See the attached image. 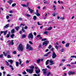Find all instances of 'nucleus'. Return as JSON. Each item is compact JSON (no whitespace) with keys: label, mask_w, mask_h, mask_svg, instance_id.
<instances>
[{"label":"nucleus","mask_w":76,"mask_h":76,"mask_svg":"<svg viewBox=\"0 0 76 76\" xmlns=\"http://www.w3.org/2000/svg\"><path fill=\"white\" fill-rule=\"evenodd\" d=\"M9 24H8L5 25V26H4V28H7L9 27Z\"/></svg>","instance_id":"16"},{"label":"nucleus","mask_w":76,"mask_h":76,"mask_svg":"<svg viewBox=\"0 0 76 76\" xmlns=\"http://www.w3.org/2000/svg\"><path fill=\"white\" fill-rule=\"evenodd\" d=\"M64 49H63V48H62L61 50V52H63V51H64Z\"/></svg>","instance_id":"48"},{"label":"nucleus","mask_w":76,"mask_h":76,"mask_svg":"<svg viewBox=\"0 0 76 76\" xmlns=\"http://www.w3.org/2000/svg\"><path fill=\"white\" fill-rule=\"evenodd\" d=\"M35 71L36 72V73L38 74V73H39V72H40V69H39L38 68V70H35Z\"/></svg>","instance_id":"14"},{"label":"nucleus","mask_w":76,"mask_h":76,"mask_svg":"<svg viewBox=\"0 0 76 76\" xmlns=\"http://www.w3.org/2000/svg\"><path fill=\"white\" fill-rule=\"evenodd\" d=\"M56 57H57V56L56 55V54L54 52V51H53V53H52V58L53 59L56 58Z\"/></svg>","instance_id":"4"},{"label":"nucleus","mask_w":76,"mask_h":76,"mask_svg":"<svg viewBox=\"0 0 76 76\" xmlns=\"http://www.w3.org/2000/svg\"><path fill=\"white\" fill-rule=\"evenodd\" d=\"M44 34H45V35H47L48 34V32L47 31H45L44 32Z\"/></svg>","instance_id":"37"},{"label":"nucleus","mask_w":76,"mask_h":76,"mask_svg":"<svg viewBox=\"0 0 76 76\" xmlns=\"http://www.w3.org/2000/svg\"><path fill=\"white\" fill-rule=\"evenodd\" d=\"M47 67H48V69H51V67H50V66H47Z\"/></svg>","instance_id":"53"},{"label":"nucleus","mask_w":76,"mask_h":76,"mask_svg":"<svg viewBox=\"0 0 76 76\" xmlns=\"http://www.w3.org/2000/svg\"><path fill=\"white\" fill-rule=\"evenodd\" d=\"M18 51H23V50L25 49V48L23 47V45L21 44H20L17 48Z\"/></svg>","instance_id":"1"},{"label":"nucleus","mask_w":76,"mask_h":76,"mask_svg":"<svg viewBox=\"0 0 76 76\" xmlns=\"http://www.w3.org/2000/svg\"><path fill=\"white\" fill-rule=\"evenodd\" d=\"M15 37V34H11V35L10 36L11 38H13V37Z\"/></svg>","instance_id":"28"},{"label":"nucleus","mask_w":76,"mask_h":76,"mask_svg":"<svg viewBox=\"0 0 76 76\" xmlns=\"http://www.w3.org/2000/svg\"><path fill=\"white\" fill-rule=\"evenodd\" d=\"M7 30H6L4 31V35H6L7 34Z\"/></svg>","instance_id":"20"},{"label":"nucleus","mask_w":76,"mask_h":76,"mask_svg":"<svg viewBox=\"0 0 76 76\" xmlns=\"http://www.w3.org/2000/svg\"><path fill=\"white\" fill-rule=\"evenodd\" d=\"M9 18V15H7L6 16V18L7 19V20L8 19V18Z\"/></svg>","instance_id":"61"},{"label":"nucleus","mask_w":76,"mask_h":76,"mask_svg":"<svg viewBox=\"0 0 76 76\" xmlns=\"http://www.w3.org/2000/svg\"><path fill=\"white\" fill-rule=\"evenodd\" d=\"M22 31H23V32H25V30L24 29V28L23 27L22 28Z\"/></svg>","instance_id":"32"},{"label":"nucleus","mask_w":76,"mask_h":76,"mask_svg":"<svg viewBox=\"0 0 76 76\" xmlns=\"http://www.w3.org/2000/svg\"><path fill=\"white\" fill-rule=\"evenodd\" d=\"M51 75V72H49L48 73V74L47 75V76H49V75Z\"/></svg>","instance_id":"49"},{"label":"nucleus","mask_w":76,"mask_h":76,"mask_svg":"<svg viewBox=\"0 0 76 76\" xmlns=\"http://www.w3.org/2000/svg\"><path fill=\"white\" fill-rule=\"evenodd\" d=\"M41 60V59H39L38 60H37V63H38V64H39V63H40V61Z\"/></svg>","instance_id":"23"},{"label":"nucleus","mask_w":76,"mask_h":76,"mask_svg":"<svg viewBox=\"0 0 76 76\" xmlns=\"http://www.w3.org/2000/svg\"><path fill=\"white\" fill-rule=\"evenodd\" d=\"M48 61H49V60H48L46 62V64L48 65Z\"/></svg>","instance_id":"33"},{"label":"nucleus","mask_w":76,"mask_h":76,"mask_svg":"<svg viewBox=\"0 0 76 76\" xmlns=\"http://www.w3.org/2000/svg\"><path fill=\"white\" fill-rule=\"evenodd\" d=\"M9 37H10L9 34H7V36H6L7 38H9Z\"/></svg>","instance_id":"45"},{"label":"nucleus","mask_w":76,"mask_h":76,"mask_svg":"<svg viewBox=\"0 0 76 76\" xmlns=\"http://www.w3.org/2000/svg\"><path fill=\"white\" fill-rule=\"evenodd\" d=\"M15 29L16 31H18L19 29V26H17L15 27Z\"/></svg>","instance_id":"21"},{"label":"nucleus","mask_w":76,"mask_h":76,"mask_svg":"<svg viewBox=\"0 0 76 76\" xmlns=\"http://www.w3.org/2000/svg\"><path fill=\"white\" fill-rule=\"evenodd\" d=\"M65 46L66 47H69V43H66L65 45Z\"/></svg>","instance_id":"34"},{"label":"nucleus","mask_w":76,"mask_h":76,"mask_svg":"<svg viewBox=\"0 0 76 76\" xmlns=\"http://www.w3.org/2000/svg\"><path fill=\"white\" fill-rule=\"evenodd\" d=\"M42 71L43 72V74L44 75H46L47 74V69H42Z\"/></svg>","instance_id":"7"},{"label":"nucleus","mask_w":76,"mask_h":76,"mask_svg":"<svg viewBox=\"0 0 76 76\" xmlns=\"http://www.w3.org/2000/svg\"><path fill=\"white\" fill-rule=\"evenodd\" d=\"M37 25H42V24H39V23L38 22H37Z\"/></svg>","instance_id":"57"},{"label":"nucleus","mask_w":76,"mask_h":76,"mask_svg":"<svg viewBox=\"0 0 76 76\" xmlns=\"http://www.w3.org/2000/svg\"><path fill=\"white\" fill-rule=\"evenodd\" d=\"M50 65H52L53 64H54V63L53 62V61L52 60V59H50L49 61Z\"/></svg>","instance_id":"9"},{"label":"nucleus","mask_w":76,"mask_h":76,"mask_svg":"<svg viewBox=\"0 0 76 76\" xmlns=\"http://www.w3.org/2000/svg\"><path fill=\"white\" fill-rule=\"evenodd\" d=\"M22 25H23V26H25V25L24 24H22L21 23L20 25V27H21V26H22Z\"/></svg>","instance_id":"43"},{"label":"nucleus","mask_w":76,"mask_h":76,"mask_svg":"<svg viewBox=\"0 0 76 76\" xmlns=\"http://www.w3.org/2000/svg\"><path fill=\"white\" fill-rule=\"evenodd\" d=\"M13 43V40H11V41H10V42L9 43V44L10 45H13L14 44Z\"/></svg>","instance_id":"10"},{"label":"nucleus","mask_w":76,"mask_h":76,"mask_svg":"<svg viewBox=\"0 0 76 76\" xmlns=\"http://www.w3.org/2000/svg\"><path fill=\"white\" fill-rule=\"evenodd\" d=\"M7 54H10V53L9 52V51H8L7 52Z\"/></svg>","instance_id":"63"},{"label":"nucleus","mask_w":76,"mask_h":76,"mask_svg":"<svg viewBox=\"0 0 76 76\" xmlns=\"http://www.w3.org/2000/svg\"><path fill=\"white\" fill-rule=\"evenodd\" d=\"M26 49L27 50H28L29 51H32L33 50V48L31 47V45H29V44H27L26 46Z\"/></svg>","instance_id":"2"},{"label":"nucleus","mask_w":76,"mask_h":76,"mask_svg":"<svg viewBox=\"0 0 76 76\" xmlns=\"http://www.w3.org/2000/svg\"><path fill=\"white\" fill-rule=\"evenodd\" d=\"M28 6H29V3H27L26 5V7H28Z\"/></svg>","instance_id":"47"},{"label":"nucleus","mask_w":76,"mask_h":76,"mask_svg":"<svg viewBox=\"0 0 76 76\" xmlns=\"http://www.w3.org/2000/svg\"><path fill=\"white\" fill-rule=\"evenodd\" d=\"M8 62H10L11 64H12L13 63V60H10V61H8Z\"/></svg>","instance_id":"30"},{"label":"nucleus","mask_w":76,"mask_h":76,"mask_svg":"<svg viewBox=\"0 0 76 76\" xmlns=\"http://www.w3.org/2000/svg\"><path fill=\"white\" fill-rule=\"evenodd\" d=\"M50 53H51V52H49L47 54H46L45 55H44V57H47L48 56V55Z\"/></svg>","instance_id":"18"},{"label":"nucleus","mask_w":76,"mask_h":76,"mask_svg":"<svg viewBox=\"0 0 76 76\" xmlns=\"http://www.w3.org/2000/svg\"><path fill=\"white\" fill-rule=\"evenodd\" d=\"M3 54L0 55V58H3Z\"/></svg>","instance_id":"42"},{"label":"nucleus","mask_w":76,"mask_h":76,"mask_svg":"<svg viewBox=\"0 0 76 76\" xmlns=\"http://www.w3.org/2000/svg\"><path fill=\"white\" fill-rule=\"evenodd\" d=\"M0 39L1 41H3V37H1L0 38Z\"/></svg>","instance_id":"50"},{"label":"nucleus","mask_w":76,"mask_h":76,"mask_svg":"<svg viewBox=\"0 0 76 76\" xmlns=\"http://www.w3.org/2000/svg\"><path fill=\"white\" fill-rule=\"evenodd\" d=\"M18 19L19 20H22V19L21 18H19Z\"/></svg>","instance_id":"60"},{"label":"nucleus","mask_w":76,"mask_h":76,"mask_svg":"<svg viewBox=\"0 0 76 76\" xmlns=\"http://www.w3.org/2000/svg\"><path fill=\"white\" fill-rule=\"evenodd\" d=\"M28 38H31L32 39H33L34 37H33V34L32 33H30L29 34L28 36Z\"/></svg>","instance_id":"6"},{"label":"nucleus","mask_w":76,"mask_h":76,"mask_svg":"<svg viewBox=\"0 0 76 76\" xmlns=\"http://www.w3.org/2000/svg\"><path fill=\"white\" fill-rule=\"evenodd\" d=\"M26 63H27V64H28V63H29V61L27 60L26 61Z\"/></svg>","instance_id":"51"},{"label":"nucleus","mask_w":76,"mask_h":76,"mask_svg":"<svg viewBox=\"0 0 76 76\" xmlns=\"http://www.w3.org/2000/svg\"><path fill=\"white\" fill-rule=\"evenodd\" d=\"M33 19L35 20L37 19V16H34L33 17Z\"/></svg>","instance_id":"27"},{"label":"nucleus","mask_w":76,"mask_h":76,"mask_svg":"<svg viewBox=\"0 0 76 76\" xmlns=\"http://www.w3.org/2000/svg\"><path fill=\"white\" fill-rule=\"evenodd\" d=\"M68 73L69 75H75V72H73L72 71L69 72H68Z\"/></svg>","instance_id":"8"},{"label":"nucleus","mask_w":76,"mask_h":76,"mask_svg":"<svg viewBox=\"0 0 76 76\" xmlns=\"http://www.w3.org/2000/svg\"><path fill=\"white\" fill-rule=\"evenodd\" d=\"M53 29V28L52 27H50L48 29H47L48 31H51Z\"/></svg>","instance_id":"24"},{"label":"nucleus","mask_w":76,"mask_h":76,"mask_svg":"<svg viewBox=\"0 0 76 76\" xmlns=\"http://www.w3.org/2000/svg\"><path fill=\"white\" fill-rule=\"evenodd\" d=\"M15 63H16L15 64L16 65V66H17V67H18V66H19V63L18 62H16Z\"/></svg>","instance_id":"29"},{"label":"nucleus","mask_w":76,"mask_h":76,"mask_svg":"<svg viewBox=\"0 0 76 76\" xmlns=\"http://www.w3.org/2000/svg\"><path fill=\"white\" fill-rule=\"evenodd\" d=\"M5 62H6V63H7V66H9V64H9V62H7V61H5Z\"/></svg>","instance_id":"38"},{"label":"nucleus","mask_w":76,"mask_h":76,"mask_svg":"<svg viewBox=\"0 0 76 76\" xmlns=\"http://www.w3.org/2000/svg\"><path fill=\"white\" fill-rule=\"evenodd\" d=\"M23 75H26L27 74V73H26V72L24 71L22 73Z\"/></svg>","instance_id":"26"},{"label":"nucleus","mask_w":76,"mask_h":76,"mask_svg":"<svg viewBox=\"0 0 76 76\" xmlns=\"http://www.w3.org/2000/svg\"><path fill=\"white\" fill-rule=\"evenodd\" d=\"M25 15L26 16H27L28 18H29V17H31V15H30L29 14H28L27 13H25Z\"/></svg>","instance_id":"13"},{"label":"nucleus","mask_w":76,"mask_h":76,"mask_svg":"<svg viewBox=\"0 0 76 76\" xmlns=\"http://www.w3.org/2000/svg\"><path fill=\"white\" fill-rule=\"evenodd\" d=\"M46 40H47V39L46 38L42 39V41H46Z\"/></svg>","instance_id":"39"},{"label":"nucleus","mask_w":76,"mask_h":76,"mask_svg":"<svg viewBox=\"0 0 76 76\" xmlns=\"http://www.w3.org/2000/svg\"><path fill=\"white\" fill-rule=\"evenodd\" d=\"M35 14L37 16H40V14H39V13H35Z\"/></svg>","instance_id":"36"},{"label":"nucleus","mask_w":76,"mask_h":76,"mask_svg":"<svg viewBox=\"0 0 76 76\" xmlns=\"http://www.w3.org/2000/svg\"><path fill=\"white\" fill-rule=\"evenodd\" d=\"M11 69H12V70L13 71L14 69H13V66L12 65H9Z\"/></svg>","instance_id":"19"},{"label":"nucleus","mask_w":76,"mask_h":76,"mask_svg":"<svg viewBox=\"0 0 76 76\" xmlns=\"http://www.w3.org/2000/svg\"><path fill=\"white\" fill-rule=\"evenodd\" d=\"M22 38H24L26 37V35L25 34H23L22 36Z\"/></svg>","instance_id":"40"},{"label":"nucleus","mask_w":76,"mask_h":76,"mask_svg":"<svg viewBox=\"0 0 76 76\" xmlns=\"http://www.w3.org/2000/svg\"><path fill=\"white\" fill-rule=\"evenodd\" d=\"M13 53L14 54H16V51H14L13 52Z\"/></svg>","instance_id":"58"},{"label":"nucleus","mask_w":76,"mask_h":76,"mask_svg":"<svg viewBox=\"0 0 76 76\" xmlns=\"http://www.w3.org/2000/svg\"><path fill=\"white\" fill-rule=\"evenodd\" d=\"M28 10L30 11V13H32L33 12V10L32 9H30V8L29 7H28Z\"/></svg>","instance_id":"11"},{"label":"nucleus","mask_w":76,"mask_h":76,"mask_svg":"<svg viewBox=\"0 0 76 76\" xmlns=\"http://www.w3.org/2000/svg\"><path fill=\"white\" fill-rule=\"evenodd\" d=\"M49 44V41L46 40L43 43V46L46 47Z\"/></svg>","instance_id":"3"},{"label":"nucleus","mask_w":76,"mask_h":76,"mask_svg":"<svg viewBox=\"0 0 76 76\" xmlns=\"http://www.w3.org/2000/svg\"><path fill=\"white\" fill-rule=\"evenodd\" d=\"M61 48V46L59 45L58 46H57V48Z\"/></svg>","instance_id":"64"},{"label":"nucleus","mask_w":76,"mask_h":76,"mask_svg":"<svg viewBox=\"0 0 76 76\" xmlns=\"http://www.w3.org/2000/svg\"><path fill=\"white\" fill-rule=\"evenodd\" d=\"M15 32V30L14 29H12V30L11 31V32L12 34H14Z\"/></svg>","instance_id":"17"},{"label":"nucleus","mask_w":76,"mask_h":76,"mask_svg":"<svg viewBox=\"0 0 76 76\" xmlns=\"http://www.w3.org/2000/svg\"><path fill=\"white\" fill-rule=\"evenodd\" d=\"M27 72H29L30 74H32L33 73V71H34L33 69H27Z\"/></svg>","instance_id":"5"},{"label":"nucleus","mask_w":76,"mask_h":76,"mask_svg":"<svg viewBox=\"0 0 76 76\" xmlns=\"http://www.w3.org/2000/svg\"><path fill=\"white\" fill-rule=\"evenodd\" d=\"M7 58H11V56H10V55H7Z\"/></svg>","instance_id":"44"},{"label":"nucleus","mask_w":76,"mask_h":76,"mask_svg":"<svg viewBox=\"0 0 76 76\" xmlns=\"http://www.w3.org/2000/svg\"><path fill=\"white\" fill-rule=\"evenodd\" d=\"M63 64V63H61V64H59V66H62Z\"/></svg>","instance_id":"54"},{"label":"nucleus","mask_w":76,"mask_h":76,"mask_svg":"<svg viewBox=\"0 0 76 76\" xmlns=\"http://www.w3.org/2000/svg\"><path fill=\"white\" fill-rule=\"evenodd\" d=\"M60 17H59V16H57V19H60ZM60 19H61V20H64V17H61L60 18Z\"/></svg>","instance_id":"12"},{"label":"nucleus","mask_w":76,"mask_h":76,"mask_svg":"<svg viewBox=\"0 0 76 76\" xmlns=\"http://www.w3.org/2000/svg\"><path fill=\"white\" fill-rule=\"evenodd\" d=\"M21 5L22 6H23V7H26V5H25V4H22Z\"/></svg>","instance_id":"46"},{"label":"nucleus","mask_w":76,"mask_h":76,"mask_svg":"<svg viewBox=\"0 0 76 76\" xmlns=\"http://www.w3.org/2000/svg\"><path fill=\"white\" fill-rule=\"evenodd\" d=\"M25 29H28V27L27 26H26L24 27Z\"/></svg>","instance_id":"59"},{"label":"nucleus","mask_w":76,"mask_h":76,"mask_svg":"<svg viewBox=\"0 0 76 76\" xmlns=\"http://www.w3.org/2000/svg\"><path fill=\"white\" fill-rule=\"evenodd\" d=\"M71 58H76V56L75 55L71 56Z\"/></svg>","instance_id":"35"},{"label":"nucleus","mask_w":76,"mask_h":76,"mask_svg":"<svg viewBox=\"0 0 76 76\" xmlns=\"http://www.w3.org/2000/svg\"><path fill=\"white\" fill-rule=\"evenodd\" d=\"M8 3L10 4H11L12 3H13V0H10L9 1H8Z\"/></svg>","instance_id":"15"},{"label":"nucleus","mask_w":76,"mask_h":76,"mask_svg":"<svg viewBox=\"0 0 76 76\" xmlns=\"http://www.w3.org/2000/svg\"><path fill=\"white\" fill-rule=\"evenodd\" d=\"M1 68L2 69V70H4V67L1 66Z\"/></svg>","instance_id":"62"},{"label":"nucleus","mask_w":76,"mask_h":76,"mask_svg":"<svg viewBox=\"0 0 76 76\" xmlns=\"http://www.w3.org/2000/svg\"><path fill=\"white\" fill-rule=\"evenodd\" d=\"M51 48V45H49L48 47V48L49 49H50V48Z\"/></svg>","instance_id":"55"},{"label":"nucleus","mask_w":76,"mask_h":76,"mask_svg":"<svg viewBox=\"0 0 76 76\" xmlns=\"http://www.w3.org/2000/svg\"><path fill=\"white\" fill-rule=\"evenodd\" d=\"M35 69H39L38 67H37V66H35Z\"/></svg>","instance_id":"56"},{"label":"nucleus","mask_w":76,"mask_h":76,"mask_svg":"<svg viewBox=\"0 0 76 76\" xmlns=\"http://www.w3.org/2000/svg\"><path fill=\"white\" fill-rule=\"evenodd\" d=\"M30 69H34V66H33V65H31L30 67Z\"/></svg>","instance_id":"22"},{"label":"nucleus","mask_w":76,"mask_h":76,"mask_svg":"<svg viewBox=\"0 0 76 76\" xmlns=\"http://www.w3.org/2000/svg\"><path fill=\"white\" fill-rule=\"evenodd\" d=\"M15 6H16V4L15 3L13 4L12 5V6L13 7H15Z\"/></svg>","instance_id":"25"},{"label":"nucleus","mask_w":76,"mask_h":76,"mask_svg":"<svg viewBox=\"0 0 76 76\" xmlns=\"http://www.w3.org/2000/svg\"><path fill=\"white\" fill-rule=\"evenodd\" d=\"M3 54L4 55V56H6L7 55V53H6L4 52H3Z\"/></svg>","instance_id":"31"},{"label":"nucleus","mask_w":76,"mask_h":76,"mask_svg":"<svg viewBox=\"0 0 76 76\" xmlns=\"http://www.w3.org/2000/svg\"><path fill=\"white\" fill-rule=\"evenodd\" d=\"M33 34L34 35H35V36H36V35H37V33H36V32H34L33 33Z\"/></svg>","instance_id":"52"},{"label":"nucleus","mask_w":76,"mask_h":76,"mask_svg":"<svg viewBox=\"0 0 76 76\" xmlns=\"http://www.w3.org/2000/svg\"><path fill=\"white\" fill-rule=\"evenodd\" d=\"M33 76H39V74H38L37 75L36 74H34L33 75Z\"/></svg>","instance_id":"41"}]
</instances>
